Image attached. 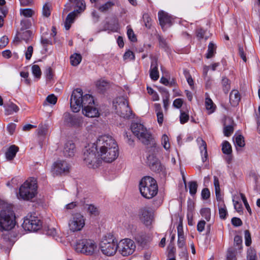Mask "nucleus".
<instances>
[{"instance_id": "aec40b11", "label": "nucleus", "mask_w": 260, "mask_h": 260, "mask_svg": "<svg viewBox=\"0 0 260 260\" xmlns=\"http://www.w3.org/2000/svg\"><path fill=\"white\" fill-rule=\"evenodd\" d=\"M233 121L230 118H225L224 123L223 133L226 137L230 136L234 132Z\"/></svg>"}, {"instance_id": "f704fd0d", "label": "nucleus", "mask_w": 260, "mask_h": 260, "mask_svg": "<svg viewBox=\"0 0 260 260\" xmlns=\"http://www.w3.org/2000/svg\"><path fill=\"white\" fill-rule=\"evenodd\" d=\"M214 185L215 187L216 196L217 199H218L220 196V189L219 180L216 176H214Z\"/></svg>"}, {"instance_id": "423d86ee", "label": "nucleus", "mask_w": 260, "mask_h": 260, "mask_svg": "<svg viewBox=\"0 0 260 260\" xmlns=\"http://www.w3.org/2000/svg\"><path fill=\"white\" fill-rule=\"evenodd\" d=\"M94 143L88 144L85 148L83 153V160L86 165L90 168H98L102 161L99 156L96 155V149Z\"/></svg>"}, {"instance_id": "58836bf2", "label": "nucleus", "mask_w": 260, "mask_h": 260, "mask_svg": "<svg viewBox=\"0 0 260 260\" xmlns=\"http://www.w3.org/2000/svg\"><path fill=\"white\" fill-rule=\"evenodd\" d=\"M161 145H162L164 148L166 150H168L170 148V144L169 143V139L166 134L162 135L161 137Z\"/></svg>"}, {"instance_id": "6ab92c4d", "label": "nucleus", "mask_w": 260, "mask_h": 260, "mask_svg": "<svg viewBox=\"0 0 260 260\" xmlns=\"http://www.w3.org/2000/svg\"><path fill=\"white\" fill-rule=\"evenodd\" d=\"M159 24L162 28L166 24H170L171 23V17L166 12L164 11H160L158 13Z\"/></svg>"}, {"instance_id": "338daca9", "label": "nucleus", "mask_w": 260, "mask_h": 260, "mask_svg": "<svg viewBox=\"0 0 260 260\" xmlns=\"http://www.w3.org/2000/svg\"><path fill=\"white\" fill-rule=\"evenodd\" d=\"M231 221L233 225L235 226H241L242 224V221L239 218L233 217Z\"/></svg>"}, {"instance_id": "de8ad7c7", "label": "nucleus", "mask_w": 260, "mask_h": 260, "mask_svg": "<svg viewBox=\"0 0 260 260\" xmlns=\"http://www.w3.org/2000/svg\"><path fill=\"white\" fill-rule=\"evenodd\" d=\"M20 14L25 17H30L34 14V12L30 9H23L20 10Z\"/></svg>"}, {"instance_id": "c85d7f7f", "label": "nucleus", "mask_w": 260, "mask_h": 260, "mask_svg": "<svg viewBox=\"0 0 260 260\" xmlns=\"http://www.w3.org/2000/svg\"><path fill=\"white\" fill-rule=\"evenodd\" d=\"M216 46L212 42H210L208 46V52L206 54V58H210L212 57L216 53Z\"/></svg>"}, {"instance_id": "0eeeda50", "label": "nucleus", "mask_w": 260, "mask_h": 260, "mask_svg": "<svg viewBox=\"0 0 260 260\" xmlns=\"http://www.w3.org/2000/svg\"><path fill=\"white\" fill-rule=\"evenodd\" d=\"M37 180L35 178L27 179L19 188V197L24 200H29L37 193Z\"/></svg>"}, {"instance_id": "8fccbe9b", "label": "nucleus", "mask_w": 260, "mask_h": 260, "mask_svg": "<svg viewBox=\"0 0 260 260\" xmlns=\"http://www.w3.org/2000/svg\"><path fill=\"white\" fill-rule=\"evenodd\" d=\"M189 119V115L182 111H180V121L181 124L187 122Z\"/></svg>"}, {"instance_id": "5701e85b", "label": "nucleus", "mask_w": 260, "mask_h": 260, "mask_svg": "<svg viewBox=\"0 0 260 260\" xmlns=\"http://www.w3.org/2000/svg\"><path fill=\"white\" fill-rule=\"evenodd\" d=\"M240 101V95L237 90H233L230 94V102L233 106H237Z\"/></svg>"}, {"instance_id": "4be33fe9", "label": "nucleus", "mask_w": 260, "mask_h": 260, "mask_svg": "<svg viewBox=\"0 0 260 260\" xmlns=\"http://www.w3.org/2000/svg\"><path fill=\"white\" fill-rule=\"evenodd\" d=\"M18 150L19 148L16 145H13L10 146L5 153L6 159L8 160L13 159Z\"/></svg>"}, {"instance_id": "ea45409f", "label": "nucleus", "mask_w": 260, "mask_h": 260, "mask_svg": "<svg viewBox=\"0 0 260 260\" xmlns=\"http://www.w3.org/2000/svg\"><path fill=\"white\" fill-rule=\"evenodd\" d=\"M33 75L37 78H40L41 75V71L38 65L34 64L31 67Z\"/></svg>"}, {"instance_id": "f3484780", "label": "nucleus", "mask_w": 260, "mask_h": 260, "mask_svg": "<svg viewBox=\"0 0 260 260\" xmlns=\"http://www.w3.org/2000/svg\"><path fill=\"white\" fill-rule=\"evenodd\" d=\"M178 231V247L182 250H186V244L185 236L183 233V226L181 224H179L177 227Z\"/></svg>"}, {"instance_id": "9b49d317", "label": "nucleus", "mask_w": 260, "mask_h": 260, "mask_svg": "<svg viewBox=\"0 0 260 260\" xmlns=\"http://www.w3.org/2000/svg\"><path fill=\"white\" fill-rule=\"evenodd\" d=\"M68 225L71 232L81 231L85 225V218L80 213H73L68 220Z\"/></svg>"}, {"instance_id": "1a4fd4ad", "label": "nucleus", "mask_w": 260, "mask_h": 260, "mask_svg": "<svg viewBox=\"0 0 260 260\" xmlns=\"http://www.w3.org/2000/svg\"><path fill=\"white\" fill-rule=\"evenodd\" d=\"M100 248L104 254L112 256L115 254L118 249V245L113 235L108 234L103 237Z\"/></svg>"}, {"instance_id": "5fc2aeb1", "label": "nucleus", "mask_w": 260, "mask_h": 260, "mask_svg": "<svg viewBox=\"0 0 260 260\" xmlns=\"http://www.w3.org/2000/svg\"><path fill=\"white\" fill-rule=\"evenodd\" d=\"M31 36V32L30 30H26L20 34L22 40L27 42Z\"/></svg>"}, {"instance_id": "c03bdc74", "label": "nucleus", "mask_w": 260, "mask_h": 260, "mask_svg": "<svg viewBox=\"0 0 260 260\" xmlns=\"http://www.w3.org/2000/svg\"><path fill=\"white\" fill-rule=\"evenodd\" d=\"M205 105L207 110H210V112H213L214 111V104L211 99L209 98H206Z\"/></svg>"}, {"instance_id": "ddd939ff", "label": "nucleus", "mask_w": 260, "mask_h": 260, "mask_svg": "<svg viewBox=\"0 0 260 260\" xmlns=\"http://www.w3.org/2000/svg\"><path fill=\"white\" fill-rule=\"evenodd\" d=\"M41 226V221L36 217L31 215L25 217L22 226L25 230L28 231H36Z\"/></svg>"}, {"instance_id": "4468645a", "label": "nucleus", "mask_w": 260, "mask_h": 260, "mask_svg": "<svg viewBox=\"0 0 260 260\" xmlns=\"http://www.w3.org/2000/svg\"><path fill=\"white\" fill-rule=\"evenodd\" d=\"M64 121L66 124L70 126L80 127L83 123V119L81 117L72 115L68 112L63 114Z\"/></svg>"}, {"instance_id": "a18cd8bd", "label": "nucleus", "mask_w": 260, "mask_h": 260, "mask_svg": "<svg viewBox=\"0 0 260 260\" xmlns=\"http://www.w3.org/2000/svg\"><path fill=\"white\" fill-rule=\"evenodd\" d=\"M71 2L76 3V6L79 8L80 11H83L86 9L85 2L83 0H78L74 2L73 0H70Z\"/></svg>"}, {"instance_id": "cd10ccee", "label": "nucleus", "mask_w": 260, "mask_h": 260, "mask_svg": "<svg viewBox=\"0 0 260 260\" xmlns=\"http://www.w3.org/2000/svg\"><path fill=\"white\" fill-rule=\"evenodd\" d=\"M96 86L99 92H103L109 88V85L105 80H100L96 82Z\"/></svg>"}, {"instance_id": "680f3d73", "label": "nucleus", "mask_w": 260, "mask_h": 260, "mask_svg": "<svg viewBox=\"0 0 260 260\" xmlns=\"http://www.w3.org/2000/svg\"><path fill=\"white\" fill-rule=\"evenodd\" d=\"M127 34L129 39L132 41L135 42L137 40L136 37L132 29L129 28L127 31Z\"/></svg>"}, {"instance_id": "c756f323", "label": "nucleus", "mask_w": 260, "mask_h": 260, "mask_svg": "<svg viewBox=\"0 0 260 260\" xmlns=\"http://www.w3.org/2000/svg\"><path fill=\"white\" fill-rule=\"evenodd\" d=\"M82 60V57L80 54L75 53L70 57L71 63L73 66L78 65Z\"/></svg>"}, {"instance_id": "f8f14e48", "label": "nucleus", "mask_w": 260, "mask_h": 260, "mask_svg": "<svg viewBox=\"0 0 260 260\" xmlns=\"http://www.w3.org/2000/svg\"><path fill=\"white\" fill-rule=\"evenodd\" d=\"M118 248L122 255L127 256L134 252L136 246L133 240L129 239H125L120 241Z\"/></svg>"}, {"instance_id": "0e129e2a", "label": "nucleus", "mask_w": 260, "mask_h": 260, "mask_svg": "<svg viewBox=\"0 0 260 260\" xmlns=\"http://www.w3.org/2000/svg\"><path fill=\"white\" fill-rule=\"evenodd\" d=\"M226 260H236V256L234 251L228 250L226 254Z\"/></svg>"}, {"instance_id": "a19ab883", "label": "nucleus", "mask_w": 260, "mask_h": 260, "mask_svg": "<svg viewBox=\"0 0 260 260\" xmlns=\"http://www.w3.org/2000/svg\"><path fill=\"white\" fill-rule=\"evenodd\" d=\"M189 193L191 195H194L196 193L197 190L198 185L196 181H190L188 183Z\"/></svg>"}, {"instance_id": "f257e3e1", "label": "nucleus", "mask_w": 260, "mask_h": 260, "mask_svg": "<svg viewBox=\"0 0 260 260\" xmlns=\"http://www.w3.org/2000/svg\"><path fill=\"white\" fill-rule=\"evenodd\" d=\"M71 108L74 112H78L82 108V113L88 117L99 116L100 113L93 97L88 94L83 95L82 90L77 88L73 90L70 99Z\"/></svg>"}, {"instance_id": "3c124183", "label": "nucleus", "mask_w": 260, "mask_h": 260, "mask_svg": "<svg viewBox=\"0 0 260 260\" xmlns=\"http://www.w3.org/2000/svg\"><path fill=\"white\" fill-rule=\"evenodd\" d=\"M12 233L11 232H7L6 233H4L2 235V238L4 241H10L13 242L15 241L14 238H12Z\"/></svg>"}, {"instance_id": "20e7f679", "label": "nucleus", "mask_w": 260, "mask_h": 260, "mask_svg": "<svg viewBox=\"0 0 260 260\" xmlns=\"http://www.w3.org/2000/svg\"><path fill=\"white\" fill-rule=\"evenodd\" d=\"M139 189L142 196L146 199H151L158 192V186L156 180L150 177H144L139 183Z\"/></svg>"}, {"instance_id": "774afa93", "label": "nucleus", "mask_w": 260, "mask_h": 260, "mask_svg": "<svg viewBox=\"0 0 260 260\" xmlns=\"http://www.w3.org/2000/svg\"><path fill=\"white\" fill-rule=\"evenodd\" d=\"M16 125L14 123H10L7 126V129L10 135L13 134L16 129Z\"/></svg>"}, {"instance_id": "79ce46f5", "label": "nucleus", "mask_w": 260, "mask_h": 260, "mask_svg": "<svg viewBox=\"0 0 260 260\" xmlns=\"http://www.w3.org/2000/svg\"><path fill=\"white\" fill-rule=\"evenodd\" d=\"M48 126L46 125H39L38 129V135L39 136H45L47 133Z\"/></svg>"}, {"instance_id": "052dcab7", "label": "nucleus", "mask_w": 260, "mask_h": 260, "mask_svg": "<svg viewBox=\"0 0 260 260\" xmlns=\"http://www.w3.org/2000/svg\"><path fill=\"white\" fill-rule=\"evenodd\" d=\"M32 53H33V47L32 46H29L27 47V50L26 51V52L25 53V58L27 60H29L31 58Z\"/></svg>"}, {"instance_id": "49530a36", "label": "nucleus", "mask_w": 260, "mask_h": 260, "mask_svg": "<svg viewBox=\"0 0 260 260\" xmlns=\"http://www.w3.org/2000/svg\"><path fill=\"white\" fill-rule=\"evenodd\" d=\"M51 6L50 5L46 3L45 4L43 7L42 13L44 16L46 17H49L51 13Z\"/></svg>"}, {"instance_id": "2eb2a0df", "label": "nucleus", "mask_w": 260, "mask_h": 260, "mask_svg": "<svg viewBox=\"0 0 260 260\" xmlns=\"http://www.w3.org/2000/svg\"><path fill=\"white\" fill-rule=\"evenodd\" d=\"M53 171L56 174L68 173L70 170V166L64 160H58L55 161L53 165Z\"/></svg>"}, {"instance_id": "69168bd1", "label": "nucleus", "mask_w": 260, "mask_h": 260, "mask_svg": "<svg viewBox=\"0 0 260 260\" xmlns=\"http://www.w3.org/2000/svg\"><path fill=\"white\" fill-rule=\"evenodd\" d=\"M183 102V100L181 99H177L174 100L173 106L174 107L179 109L182 106Z\"/></svg>"}, {"instance_id": "a878e982", "label": "nucleus", "mask_w": 260, "mask_h": 260, "mask_svg": "<svg viewBox=\"0 0 260 260\" xmlns=\"http://www.w3.org/2000/svg\"><path fill=\"white\" fill-rule=\"evenodd\" d=\"M115 2L114 1H108L106 3L100 6L98 9L102 13H106L107 11L112 9L113 6H115Z\"/></svg>"}, {"instance_id": "37998d69", "label": "nucleus", "mask_w": 260, "mask_h": 260, "mask_svg": "<svg viewBox=\"0 0 260 260\" xmlns=\"http://www.w3.org/2000/svg\"><path fill=\"white\" fill-rule=\"evenodd\" d=\"M143 20L145 26L147 28H150L151 25V19L150 15L147 13L144 14Z\"/></svg>"}, {"instance_id": "9d476101", "label": "nucleus", "mask_w": 260, "mask_h": 260, "mask_svg": "<svg viewBox=\"0 0 260 260\" xmlns=\"http://www.w3.org/2000/svg\"><path fill=\"white\" fill-rule=\"evenodd\" d=\"M116 113L120 117L125 119L133 117L132 111L129 108L127 101L123 97H119L116 99L113 103Z\"/></svg>"}, {"instance_id": "bb28decb", "label": "nucleus", "mask_w": 260, "mask_h": 260, "mask_svg": "<svg viewBox=\"0 0 260 260\" xmlns=\"http://www.w3.org/2000/svg\"><path fill=\"white\" fill-rule=\"evenodd\" d=\"M85 208L87 212L91 216H96L100 213L98 208L92 204L86 205Z\"/></svg>"}, {"instance_id": "6e6d98bb", "label": "nucleus", "mask_w": 260, "mask_h": 260, "mask_svg": "<svg viewBox=\"0 0 260 260\" xmlns=\"http://www.w3.org/2000/svg\"><path fill=\"white\" fill-rule=\"evenodd\" d=\"M245 234V245L247 246L250 245L251 243V235L249 231L246 230L244 232Z\"/></svg>"}, {"instance_id": "09e8293b", "label": "nucleus", "mask_w": 260, "mask_h": 260, "mask_svg": "<svg viewBox=\"0 0 260 260\" xmlns=\"http://www.w3.org/2000/svg\"><path fill=\"white\" fill-rule=\"evenodd\" d=\"M119 29V24L116 21L114 22L113 24L110 25H108V26H105L104 30H110L113 32H116Z\"/></svg>"}, {"instance_id": "4d7b16f0", "label": "nucleus", "mask_w": 260, "mask_h": 260, "mask_svg": "<svg viewBox=\"0 0 260 260\" xmlns=\"http://www.w3.org/2000/svg\"><path fill=\"white\" fill-rule=\"evenodd\" d=\"M240 196H241V199L242 200V201L245 206L246 209H247L248 212L250 214H251V210L250 207L248 203V202L247 201V199H246L245 195L243 193H240Z\"/></svg>"}, {"instance_id": "4c0bfd02", "label": "nucleus", "mask_w": 260, "mask_h": 260, "mask_svg": "<svg viewBox=\"0 0 260 260\" xmlns=\"http://www.w3.org/2000/svg\"><path fill=\"white\" fill-rule=\"evenodd\" d=\"M222 85L224 92L227 93L231 88L230 80L225 77L223 78L222 79Z\"/></svg>"}, {"instance_id": "7ed1b4c3", "label": "nucleus", "mask_w": 260, "mask_h": 260, "mask_svg": "<svg viewBox=\"0 0 260 260\" xmlns=\"http://www.w3.org/2000/svg\"><path fill=\"white\" fill-rule=\"evenodd\" d=\"M131 131L133 134L143 144L150 147H154L157 149L156 143L152 136L151 133L145 127L143 124L133 122L131 125Z\"/></svg>"}, {"instance_id": "f03ea898", "label": "nucleus", "mask_w": 260, "mask_h": 260, "mask_svg": "<svg viewBox=\"0 0 260 260\" xmlns=\"http://www.w3.org/2000/svg\"><path fill=\"white\" fill-rule=\"evenodd\" d=\"M96 152L102 160L112 162L119 155L118 147L116 141L111 137L104 135L99 137L94 143Z\"/></svg>"}, {"instance_id": "603ef678", "label": "nucleus", "mask_w": 260, "mask_h": 260, "mask_svg": "<svg viewBox=\"0 0 260 260\" xmlns=\"http://www.w3.org/2000/svg\"><path fill=\"white\" fill-rule=\"evenodd\" d=\"M164 168V166L161 164L160 161H159L155 164L154 166H153L151 169L154 172L159 173L162 171Z\"/></svg>"}, {"instance_id": "393cba45", "label": "nucleus", "mask_w": 260, "mask_h": 260, "mask_svg": "<svg viewBox=\"0 0 260 260\" xmlns=\"http://www.w3.org/2000/svg\"><path fill=\"white\" fill-rule=\"evenodd\" d=\"M77 13H79V10L72 12L68 15L65 22V28L67 30L70 29L71 24L74 22V20L76 16Z\"/></svg>"}, {"instance_id": "39448f33", "label": "nucleus", "mask_w": 260, "mask_h": 260, "mask_svg": "<svg viewBox=\"0 0 260 260\" xmlns=\"http://www.w3.org/2000/svg\"><path fill=\"white\" fill-rule=\"evenodd\" d=\"M15 223V215L12 206L0 211V230L10 231L14 227Z\"/></svg>"}, {"instance_id": "bf43d9fd", "label": "nucleus", "mask_w": 260, "mask_h": 260, "mask_svg": "<svg viewBox=\"0 0 260 260\" xmlns=\"http://www.w3.org/2000/svg\"><path fill=\"white\" fill-rule=\"evenodd\" d=\"M20 24L21 26V29L24 30L29 28L31 26L30 21L27 19L22 20L21 21Z\"/></svg>"}, {"instance_id": "a211bd4d", "label": "nucleus", "mask_w": 260, "mask_h": 260, "mask_svg": "<svg viewBox=\"0 0 260 260\" xmlns=\"http://www.w3.org/2000/svg\"><path fill=\"white\" fill-rule=\"evenodd\" d=\"M141 218L144 223L148 226L151 224L153 219V216L147 208L145 207L141 209Z\"/></svg>"}, {"instance_id": "b1692460", "label": "nucleus", "mask_w": 260, "mask_h": 260, "mask_svg": "<svg viewBox=\"0 0 260 260\" xmlns=\"http://www.w3.org/2000/svg\"><path fill=\"white\" fill-rule=\"evenodd\" d=\"M197 141L200 143L201 152L203 156L202 157V161L203 162H205L207 158V145L205 141H204L202 138H199L197 139Z\"/></svg>"}, {"instance_id": "6e6552de", "label": "nucleus", "mask_w": 260, "mask_h": 260, "mask_svg": "<svg viewBox=\"0 0 260 260\" xmlns=\"http://www.w3.org/2000/svg\"><path fill=\"white\" fill-rule=\"evenodd\" d=\"M97 244L91 239H83L77 241L75 249L77 252L86 255H92L97 250Z\"/></svg>"}, {"instance_id": "7c9ffc66", "label": "nucleus", "mask_w": 260, "mask_h": 260, "mask_svg": "<svg viewBox=\"0 0 260 260\" xmlns=\"http://www.w3.org/2000/svg\"><path fill=\"white\" fill-rule=\"evenodd\" d=\"M57 101V98L53 94L49 95L43 103L44 106L47 105L48 104L55 105Z\"/></svg>"}, {"instance_id": "e2e57ef3", "label": "nucleus", "mask_w": 260, "mask_h": 260, "mask_svg": "<svg viewBox=\"0 0 260 260\" xmlns=\"http://www.w3.org/2000/svg\"><path fill=\"white\" fill-rule=\"evenodd\" d=\"M202 197L204 200L208 199L210 196V192L209 190L207 188H204L202 191Z\"/></svg>"}, {"instance_id": "c9c22d12", "label": "nucleus", "mask_w": 260, "mask_h": 260, "mask_svg": "<svg viewBox=\"0 0 260 260\" xmlns=\"http://www.w3.org/2000/svg\"><path fill=\"white\" fill-rule=\"evenodd\" d=\"M222 151L224 154H230L232 153V146L229 142L225 141L222 143Z\"/></svg>"}, {"instance_id": "864d4df0", "label": "nucleus", "mask_w": 260, "mask_h": 260, "mask_svg": "<svg viewBox=\"0 0 260 260\" xmlns=\"http://www.w3.org/2000/svg\"><path fill=\"white\" fill-rule=\"evenodd\" d=\"M247 260H257L256 252L254 250L249 249L247 251Z\"/></svg>"}, {"instance_id": "2f4dec72", "label": "nucleus", "mask_w": 260, "mask_h": 260, "mask_svg": "<svg viewBox=\"0 0 260 260\" xmlns=\"http://www.w3.org/2000/svg\"><path fill=\"white\" fill-rule=\"evenodd\" d=\"M18 107L13 103H11L6 108V113L8 115L12 114L13 112H17L19 110Z\"/></svg>"}, {"instance_id": "412c9836", "label": "nucleus", "mask_w": 260, "mask_h": 260, "mask_svg": "<svg viewBox=\"0 0 260 260\" xmlns=\"http://www.w3.org/2000/svg\"><path fill=\"white\" fill-rule=\"evenodd\" d=\"M150 77L154 81L159 78V72L157 68V62L156 59L152 61L150 70Z\"/></svg>"}, {"instance_id": "dca6fc26", "label": "nucleus", "mask_w": 260, "mask_h": 260, "mask_svg": "<svg viewBox=\"0 0 260 260\" xmlns=\"http://www.w3.org/2000/svg\"><path fill=\"white\" fill-rule=\"evenodd\" d=\"M76 151V146L74 143L69 141L64 144L62 153L64 157H72L74 156Z\"/></svg>"}, {"instance_id": "72a5a7b5", "label": "nucleus", "mask_w": 260, "mask_h": 260, "mask_svg": "<svg viewBox=\"0 0 260 260\" xmlns=\"http://www.w3.org/2000/svg\"><path fill=\"white\" fill-rule=\"evenodd\" d=\"M235 139V144L237 146H239L240 147H243L245 144L244 141V137L241 135H238L234 137Z\"/></svg>"}, {"instance_id": "13d9d810", "label": "nucleus", "mask_w": 260, "mask_h": 260, "mask_svg": "<svg viewBox=\"0 0 260 260\" xmlns=\"http://www.w3.org/2000/svg\"><path fill=\"white\" fill-rule=\"evenodd\" d=\"M124 60L129 59L133 60L135 59V55L134 53L131 51H127L123 55Z\"/></svg>"}, {"instance_id": "473e14b6", "label": "nucleus", "mask_w": 260, "mask_h": 260, "mask_svg": "<svg viewBox=\"0 0 260 260\" xmlns=\"http://www.w3.org/2000/svg\"><path fill=\"white\" fill-rule=\"evenodd\" d=\"M200 214L202 217L209 221L211 218V211L209 208H204L201 209Z\"/></svg>"}, {"instance_id": "e433bc0d", "label": "nucleus", "mask_w": 260, "mask_h": 260, "mask_svg": "<svg viewBox=\"0 0 260 260\" xmlns=\"http://www.w3.org/2000/svg\"><path fill=\"white\" fill-rule=\"evenodd\" d=\"M159 160L154 155H149L147 157V164L150 169H152L153 166H154Z\"/></svg>"}]
</instances>
